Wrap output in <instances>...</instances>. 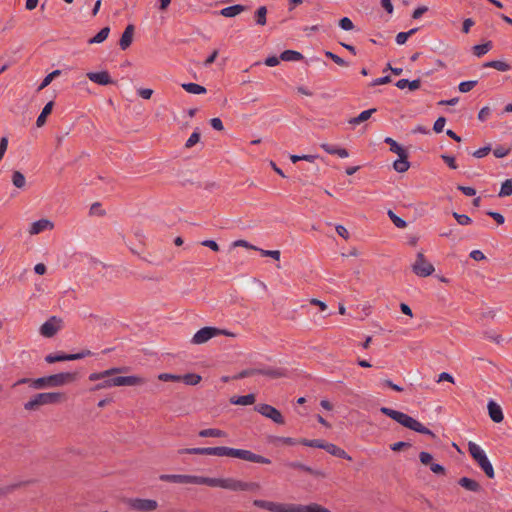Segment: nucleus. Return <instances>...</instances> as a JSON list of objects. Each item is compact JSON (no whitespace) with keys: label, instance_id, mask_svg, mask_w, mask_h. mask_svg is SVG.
I'll list each match as a JSON object with an SVG mask.
<instances>
[{"label":"nucleus","instance_id":"nucleus-37","mask_svg":"<svg viewBox=\"0 0 512 512\" xmlns=\"http://www.w3.org/2000/svg\"><path fill=\"white\" fill-rule=\"evenodd\" d=\"M384 142L390 146V150L393 153H396L398 156L408 153L402 146H400L394 139L391 137H386Z\"/></svg>","mask_w":512,"mask_h":512},{"label":"nucleus","instance_id":"nucleus-27","mask_svg":"<svg viewBox=\"0 0 512 512\" xmlns=\"http://www.w3.org/2000/svg\"><path fill=\"white\" fill-rule=\"evenodd\" d=\"M242 483L243 481L234 478H223L222 488L231 491H242Z\"/></svg>","mask_w":512,"mask_h":512},{"label":"nucleus","instance_id":"nucleus-52","mask_svg":"<svg viewBox=\"0 0 512 512\" xmlns=\"http://www.w3.org/2000/svg\"><path fill=\"white\" fill-rule=\"evenodd\" d=\"M257 251L260 252L261 256L263 257H271L275 260H279L280 259V251L279 250H264V249H261V248H258L256 249Z\"/></svg>","mask_w":512,"mask_h":512},{"label":"nucleus","instance_id":"nucleus-59","mask_svg":"<svg viewBox=\"0 0 512 512\" xmlns=\"http://www.w3.org/2000/svg\"><path fill=\"white\" fill-rule=\"evenodd\" d=\"M419 460L423 465H431L433 456L429 452L422 451L419 454Z\"/></svg>","mask_w":512,"mask_h":512},{"label":"nucleus","instance_id":"nucleus-62","mask_svg":"<svg viewBox=\"0 0 512 512\" xmlns=\"http://www.w3.org/2000/svg\"><path fill=\"white\" fill-rule=\"evenodd\" d=\"M445 123H446V119L444 117H439L435 122H434V125H433V130L436 132V133H441L444 129V126H445Z\"/></svg>","mask_w":512,"mask_h":512},{"label":"nucleus","instance_id":"nucleus-36","mask_svg":"<svg viewBox=\"0 0 512 512\" xmlns=\"http://www.w3.org/2000/svg\"><path fill=\"white\" fill-rule=\"evenodd\" d=\"M326 443L327 442L322 439L309 440L306 438H302L299 440V444H302V445L308 446V447H313V448H320V449H324V446L326 445Z\"/></svg>","mask_w":512,"mask_h":512},{"label":"nucleus","instance_id":"nucleus-43","mask_svg":"<svg viewBox=\"0 0 512 512\" xmlns=\"http://www.w3.org/2000/svg\"><path fill=\"white\" fill-rule=\"evenodd\" d=\"M418 31V28H412L407 32H400L396 35V43L399 45H403L406 43L407 39L414 35Z\"/></svg>","mask_w":512,"mask_h":512},{"label":"nucleus","instance_id":"nucleus-29","mask_svg":"<svg viewBox=\"0 0 512 512\" xmlns=\"http://www.w3.org/2000/svg\"><path fill=\"white\" fill-rule=\"evenodd\" d=\"M255 395L250 393V394H247V395H243V396H238V397H232L231 398V403L235 404V405H252L255 403Z\"/></svg>","mask_w":512,"mask_h":512},{"label":"nucleus","instance_id":"nucleus-3","mask_svg":"<svg viewBox=\"0 0 512 512\" xmlns=\"http://www.w3.org/2000/svg\"><path fill=\"white\" fill-rule=\"evenodd\" d=\"M253 505L270 512H331L329 509L317 503H310L308 505L283 504L257 499L253 501Z\"/></svg>","mask_w":512,"mask_h":512},{"label":"nucleus","instance_id":"nucleus-19","mask_svg":"<svg viewBox=\"0 0 512 512\" xmlns=\"http://www.w3.org/2000/svg\"><path fill=\"white\" fill-rule=\"evenodd\" d=\"M458 484L464 489L478 493L482 491V486L474 479L468 477H462L459 479Z\"/></svg>","mask_w":512,"mask_h":512},{"label":"nucleus","instance_id":"nucleus-2","mask_svg":"<svg viewBox=\"0 0 512 512\" xmlns=\"http://www.w3.org/2000/svg\"><path fill=\"white\" fill-rule=\"evenodd\" d=\"M180 454H196V455H215L239 458L248 462L270 464L271 460L264 456L253 453L250 450L237 449L225 446L219 447H203V448H184L179 450Z\"/></svg>","mask_w":512,"mask_h":512},{"label":"nucleus","instance_id":"nucleus-53","mask_svg":"<svg viewBox=\"0 0 512 512\" xmlns=\"http://www.w3.org/2000/svg\"><path fill=\"white\" fill-rule=\"evenodd\" d=\"M200 140V132L198 129H196L191 135L190 137L188 138V140L186 141L185 143V147L186 148H191L193 147L195 144H197Z\"/></svg>","mask_w":512,"mask_h":512},{"label":"nucleus","instance_id":"nucleus-56","mask_svg":"<svg viewBox=\"0 0 512 512\" xmlns=\"http://www.w3.org/2000/svg\"><path fill=\"white\" fill-rule=\"evenodd\" d=\"M303 471L314 476V477H317V478H325L326 477L325 472H323L321 470L313 469L312 467L307 466V465H305Z\"/></svg>","mask_w":512,"mask_h":512},{"label":"nucleus","instance_id":"nucleus-58","mask_svg":"<svg viewBox=\"0 0 512 512\" xmlns=\"http://www.w3.org/2000/svg\"><path fill=\"white\" fill-rule=\"evenodd\" d=\"M412 445L410 442H405V441H399V442H396V443H393L391 446H390V449L392 451H395V452H398V451H401L403 449H406V448H410Z\"/></svg>","mask_w":512,"mask_h":512},{"label":"nucleus","instance_id":"nucleus-64","mask_svg":"<svg viewBox=\"0 0 512 512\" xmlns=\"http://www.w3.org/2000/svg\"><path fill=\"white\" fill-rule=\"evenodd\" d=\"M390 82H391V77L387 75V76H384V77H380V78L374 79L369 84V86L374 87V86H378V85L388 84Z\"/></svg>","mask_w":512,"mask_h":512},{"label":"nucleus","instance_id":"nucleus-26","mask_svg":"<svg viewBox=\"0 0 512 512\" xmlns=\"http://www.w3.org/2000/svg\"><path fill=\"white\" fill-rule=\"evenodd\" d=\"M53 106H54V102L53 101H49L44 106V108L42 109L40 115L38 116V118L36 120L37 127H42L43 125H45L46 119L51 114Z\"/></svg>","mask_w":512,"mask_h":512},{"label":"nucleus","instance_id":"nucleus-21","mask_svg":"<svg viewBox=\"0 0 512 512\" xmlns=\"http://www.w3.org/2000/svg\"><path fill=\"white\" fill-rule=\"evenodd\" d=\"M320 147L328 154H331V155H337L339 156L340 158H347L349 156V152L347 149L345 148H339V147H335V146H332L328 143H322L320 145Z\"/></svg>","mask_w":512,"mask_h":512},{"label":"nucleus","instance_id":"nucleus-30","mask_svg":"<svg viewBox=\"0 0 512 512\" xmlns=\"http://www.w3.org/2000/svg\"><path fill=\"white\" fill-rule=\"evenodd\" d=\"M483 67L494 68L501 72H506V71L511 70V66L507 62L501 61V60H492V61L485 62L483 64Z\"/></svg>","mask_w":512,"mask_h":512},{"label":"nucleus","instance_id":"nucleus-61","mask_svg":"<svg viewBox=\"0 0 512 512\" xmlns=\"http://www.w3.org/2000/svg\"><path fill=\"white\" fill-rule=\"evenodd\" d=\"M441 159L448 165L449 168L455 170L458 168L455 158L453 156L443 154L441 155Z\"/></svg>","mask_w":512,"mask_h":512},{"label":"nucleus","instance_id":"nucleus-24","mask_svg":"<svg viewBox=\"0 0 512 512\" xmlns=\"http://www.w3.org/2000/svg\"><path fill=\"white\" fill-rule=\"evenodd\" d=\"M393 168L399 172L404 173L410 168V163L408 161V153L403 155L400 154L399 158L394 161Z\"/></svg>","mask_w":512,"mask_h":512},{"label":"nucleus","instance_id":"nucleus-22","mask_svg":"<svg viewBox=\"0 0 512 512\" xmlns=\"http://www.w3.org/2000/svg\"><path fill=\"white\" fill-rule=\"evenodd\" d=\"M257 374L267 376L272 379H277L286 376L285 370L281 368L257 369Z\"/></svg>","mask_w":512,"mask_h":512},{"label":"nucleus","instance_id":"nucleus-40","mask_svg":"<svg viewBox=\"0 0 512 512\" xmlns=\"http://www.w3.org/2000/svg\"><path fill=\"white\" fill-rule=\"evenodd\" d=\"M266 15H267V8L265 6H260L255 12L256 24L264 26L267 21Z\"/></svg>","mask_w":512,"mask_h":512},{"label":"nucleus","instance_id":"nucleus-54","mask_svg":"<svg viewBox=\"0 0 512 512\" xmlns=\"http://www.w3.org/2000/svg\"><path fill=\"white\" fill-rule=\"evenodd\" d=\"M511 149L508 147H504V146H497L494 150H493V154L496 158H503L505 156H507L509 153H510Z\"/></svg>","mask_w":512,"mask_h":512},{"label":"nucleus","instance_id":"nucleus-48","mask_svg":"<svg viewBox=\"0 0 512 512\" xmlns=\"http://www.w3.org/2000/svg\"><path fill=\"white\" fill-rule=\"evenodd\" d=\"M483 335L485 338L495 342L496 344H500L503 341V337L493 330H486L483 332Z\"/></svg>","mask_w":512,"mask_h":512},{"label":"nucleus","instance_id":"nucleus-12","mask_svg":"<svg viewBox=\"0 0 512 512\" xmlns=\"http://www.w3.org/2000/svg\"><path fill=\"white\" fill-rule=\"evenodd\" d=\"M218 335H219V328L209 327V326L203 327L194 334L191 342L196 345L204 344L211 338L218 336Z\"/></svg>","mask_w":512,"mask_h":512},{"label":"nucleus","instance_id":"nucleus-49","mask_svg":"<svg viewBox=\"0 0 512 512\" xmlns=\"http://www.w3.org/2000/svg\"><path fill=\"white\" fill-rule=\"evenodd\" d=\"M158 379L164 382H180L181 375L171 374V373H161L158 375Z\"/></svg>","mask_w":512,"mask_h":512},{"label":"nucleus","instance_id":"nucleus-16","mask_svg":"<svg viewBox=\"0 0 512 512\" xmlns=\"http://www.w3.org/2000/svg\"><path fill=\"white\" fill-rule=\"evenodd\" d=\"M488 414L491 420L495 423H501L504 419L502 408L493 400H490L487 405Z\"/></svg>","mask_w":512,"mask_h":512},{"label":"nucleus","instance_id":"nucleus-14","mask_svg":"<svg viewBox=\"0 0 512 512\" xmlns=\"http://www.w3.org/2000/svg\"><path fill=\"white\" fill-rule=\"evenodd\" d=\"M87 77L89 80H91L94 83H97L99 85H110L114 84V80L110 77V74L108 71H100V72H88Z\"/></svg>","mask_w":512,"mask_h":512},{"label":"nucleus","instance_id":"nucleus-5","mask_svg":"<svg viewBox=\"0 0 512 512\" xmlns=\"http://www.w3.org/2000/svg\"><path fill=\"white\" fill-rule=\"evenodd\" d=\"M78 374L76 372H60L48 376L34 379L31 387L42 390L48 388L63 387L76 381Z\"/></svg>","mask_w":512,"mask_h":512},{"label":"nucleus","instance_id":"nucleus-50","mask_svg":"<svg viewBox=\"0 0 512 512\" xmlns=\"http://www.w3.org/2000/svg\"><path fill=\"white\" fill-rule=\"evenodd\" d=\"M254 375H257V368H249V369L242 370L238 374L234 375L232 377V379L238 380V379H243V378L254 376Z\"/></svg>","mask_w":512,"mask_h":512},{"label":"nucleus","instance_id":"nucleus-10","mask_svg":"<svg viewBox=\"0 0 512 512\" xmlns=\"http://www.w3.org/2000/svg\"><path fill=\"white\" fill-rule=\"evenodd\" d=\"M254 409H255V411H257L264 417L271 419L276 424H279V425L285 424V420H284V417L282 416L281 412L269 404L260 403V404H257L254 407Z\"/></svg>","mask_w":512,"mask_h":512},{"label":"nucleus","instance_id":"nucleus-55","mask_svg":"<svg viewBox=\"0 0 512 512\" xmlns=\"http://www.w3.org/2000/svg\"><path fill=\"white\" fill-rule=\"evenodd\" d=\"M261 486L257 482H244L242 483V491H253L260 490Z\"/></svg>","mask_w":512,"mask_h":512},{"label":"nucleus","instance_id":"nucleus-25","mask_svg":"<svg viewBox=\"0 0 512 512\" xmlns=\"http://www.w3.org/2000/svg\"><path fill=\"white\" fill-rule=\"evenodd\" d=\"M375 112L376 108L362 111L358 116L349 119L348 123L353 126L359 125L360 123L367 121Z\"/></svg>","mask_w":512,"mask_h":512},{"label":"nucleus","instance_id":"nucleus-9","mask_svg":"<svg viewBox=\"0 0 512 512\" xmlns=\"http://www.w3.org/2000/svg\"><path fill=\"white\" fill-rule=\"evenodd\" d=\"M126 503L130 510L139 512H150L158 508V502L153 499L129 498Z\"/></svg>","mask_w":512,"mask_h":512},{"label":"nucleus","instance_id":"nucleus-41","mask_svg":"<svg viewBox=\"0 0 512 512\" xmlns=\"http://www.w3.org/2000/svg\"><path fill=\"white\" fill-rule=\"evenodd\" d=\"M270 442H272L273 444L282 443V444L289 445V446L299 444V440H297L295 438H292V437H280V436L272 437Z\"/></svg>","mask_w":512,"mask_h":512},{"label":"nucleus","instance_id":"nucleus-39","mask_svg":"<svg viewBox=\"0 0 512 512\" xmlns=\"http://www.w3.org/2000/svg\"><path fill=\"white\" fill-rule=\"evenodd\" d=\"M61 74V70H54L45 76L41 84L38 86L37 91H41L46 88L50 83Z\"/></svg>","mask_w":512,"mask_h":512},{"label":"nucleus","instance_id":"nucleus-1","mask_svg":"<svg viewBox=\"0 0 512 512\" xmlns=\"http://www.w3.org/2000/svg\"><path fill=\"white\" fill-rule=\"evenodd\" d=\"M127 367H112L110 369L93 372L88 376L89 381L96 382L90 391H99L102 389L115 387V386H136L146 383V379L137 375L130 376H115L127 372Z\"/></svg>","mask_w":512,"mask_h":512},{"label":"nucleus","instance_id":"nucleus-47","mask_svg":"<svg viewBox=\"0 0 512 512\" xmlns=\"http://www.w3.org/2000/svg\"><path fill=\"white\" fill-rule=\"evenodd\" d=\"M477 83V80L463 81L459 84L458 89L462 93H467L472 90L477 85Z\"/></svg>","mask_w":512,"mask_h":512},{"label":"nucleus","instance_id":"nucleus-23","mask_svg":"<svg viewBox=\"0 0 512 512\" xmlns=\"http://www.w3.org/2000/svg\"><path fill=\"white\" fill-rule=\"evenodd\" d=\"M245 10H246V6L241 5V4H236V5H232V6L223 8L220 11V15H222L224 17L231 18V17L237 16L238 14H240L241 12H243Z\"/></svg>","mask_w":512,"mask_h":512},{"label":"nucleus","instance_id":"nucleus-34","mask_svg":"<svg viewBox=\"0 0 512 512\" xmlns=\"http://www.w3.org/2000/svg\"><path fill=\"white\" fill-rule=\"evenodd\" d=\"M182 88L191 94H204L206 93V88L202 85L196 84V83H183Z\"/></svg>","mask_w":512,"mask_h":512},{"label":"nucleus","instance_id":"nucleus-4","mask_svg":"<svg viewBox=\"0 0 512 512\" xmlns=\"http://www.w3.org/2000/svg\"><path fill=\"white\" fill-rule=\"evenodd\" d=\"M380 412L410 430L428 435L433 439L436 438V435L433 431H431L418 420L414 419L413 417L409 416L406 413L388 407H381Z\"/></svg>","mask_w":512,"mask_h":512},{"label":"nucleus","instance_id":"nucleus-32","mask_svg":"<svg viewBox=\"0 0 512 512\" xmlns=\"http://www.w3.org/2000/svg\"><path fill=\"white\" fill-rule=\"evenodd\" d=\"M493 47V44L491 41H487L484 44L475 45L472 47V52L477 57H482L486 53H488Z\"/></svg>","mask_w":512,"mask_h":512},{"label":"nucleus","instance_id":"nucleus-28","mask_svg":"<svg viewBox=\"0 0 512 512\" xmlns=\"http://www.w3.org/2000/svg\"><path fill=\"white\" fill-rule=\"evenodd\" d=\"M45 361L49 364L61 361H72L71 354H66L63 352L52 353L45 357Z\"/></svg>","mask_w":512,"mask_h":512},{"label":"nucleus","instance_id":"nucleus-6","mask_svg":"<svg viewBox=\"0 0 512 512\" xmlns=\"http://www.w3.org/2000/svg\"><path fill=\"white\" fill-rule=\"evenodd\" d=\"M66 400V395L62 392H42L36 394L24 404V409L36 411L43 405L58 404Z\"/></svg>","mask_w":512,"mask_h":512},{"label":"nucleus","instance_id":"nucleus-42","mask_svg":"<svg viewBox=\"0 0 512 512\" xmlns=\"http://www.w3.org/2000/svg\"><path fill=\"white\" fill-rule=\"evenodd\" d=\"M12 183L16 188H23L26 184L25 176L20 171H14L12 174Z\"/></svg>","mask_w":512,"mask_h":512},{"label":"nucleus","instance_id":"nucleus-11","mask_svg":"<svg viewBox=\"0 0 512 512\" xmlns=\"http://www.w3.org/2000/svg\"><path fill=\"white\" fill-rule=\"evenodd\" d=\"M63 320L57 316H51L40 327V334L46 338H52L62 328Z\"/></svg>","mask_w":512,"mask_h":512},{"label":"nucleus","instance_id":"nucleus-38","mask_svg":"<svg viewBox=\"0 0 512 512\" xmlns=\"http://www.w3.org/2000/svg\"><path fill=\"white\" fill-rule=\"evenodd\" d=\"M201 376L195 373H187L181 376V381H183L186 385L195 386L200 383Z\"/></svg>","mask_w":512,"mask_h":512},{"label":"nucleus","instance_id":"nucleus-33","mask_svg":"<svg viewBox=\"0 0 512 512\" xmlns=\"http://www.w3.org/2000/svg\"><path fill=\"white\" fill-rule=\"evenodd\" d=\"M303 58L304 56L295 50H285L280 54V59L283 61H299Z\"/></svg>","mask_w":512,"mask_h":512},{"label":"nucleus","instance_id":"nucleus-57","mask_svg":"<svg viewBox=\"0 0 512 512\" xmlns=\"http://www.w3.org/2000/svg\"><path fill=\"white\" fill-rule=\"evenodd\" d=\"M339 26L346 31H350L354 28L352 20L348 17H343L339 20Z\"/></svg>","mask_w":512,"mask_h":512},{"label":"nucleus","instance_id":"nucleus-17","mask_svg":"<svg viewBox=\"0 0 512 512\" xmlns=\"http://www.w3.org/2000/svg\"><path fill=\"white\" fill-rule=\"evenodd\" d=\"M194 484L222 488L223 478H211V477L194 475Z\"/></svg>","mask_w":512,"mask_h":512},{"label":"nucleus","instance_id":"nucleus-18","mask_svg":"<svg viewBox=\"0 0 512 512\" xmlns=\"http://www.w3.org/2000/svg\"><path fill=\"white\" fill-rule=\"evenodd\" d=\"M324 450L335 457L346 459L349 461L352 460V457L344 449L338 447L333 443L327 442L326 445L324 446Z\"/></svg>","mask_w":512,"mask_h":512},{"label":"nucleus","instance_id":"nucleus-60","mask_svg":"<svg viewBox=\"0 0 512 512\" xmlns=\"http://www.w3.org/2000/svg\"><path fill=\"white\" fill-rule=\"evenodd\" d=\"M491 151V145H487L485 147H482L472 153V155L476 158H483L487 156Z\"/></svg>","mask_w":512,"mask_h":512},{"label":"nucleus","instance_id":"nucleus-8","mask_svg":"<svg viewBox=\"0 0 512 512\" xmlns=\"http://www.w3.org/2000/svg\"><path fill=\"white\" fill-rule=\"evenodd\" d=\"M412 271L419 277H428L433 274L435 268L433 264L426 260L423 251H419L412 265Z\"/></svg>","mask_w":512,"mask_h":512},{"label":"nucleus","instance_id":"nucleus-35","mask_svg":"<svg viewBox=\"0 0 512 512\" xmlns=\"http://www.w3.org/2000/svg\"><path fill=\"white\" fill-rule=\"evenodd\" d=\"M110 33L109 27L102 28L94 37L88 40L89 44H98L105 41Z\"/></svg>","mask_w":512,"mask_h":512},{"label":"nucleus","instance_id":"nucleus-7","mask_svg":"<svg viewBox=\"0 0 512 512\" xmlns=\"http://www.w3.org/2000/svg\"><path fill=\"white\" fill-rule=\"evenodd\" d=\"M468 451H469L471 457L474 459V461L483 470L485 475L488 478L493 479L495 477V471H494L493 465L489 461L485 452L480 448V446L474 442H469L468 443Z\"/></svg>","mask_w":512,"mask_h":512},{"label":"nucleus","instance_id":"nucleus-13","mask_svg":"<svg viewBox=\"0 0 512 512\" xmlns=\"http://www.w3.org/2000/svg\"><path fill=\"white\" fill-rule=\"evenodd\" d=\"M159 479L165 482L179 483V484H194V475L183 474H162Z\"/></svg>","mask_w":512,"mask_h":512},{"label":"nucleus","instance_id":"nucleus-51","mask_svg":"<svg viewBox=\"0 0 512 512\" xmlns=\"http://www.w3.org/2000/svg\"><path fill=\"white\" fill-rule=\"evenodd\" d=\"M452 215L460 225L465 226L471 224L472 222L471 218L466 214H459L457 212H453Z\"/></svg>","mask_w":512,"mask_h":512},{"label":"nucleus","instance_id":"nucleus-15","mask_svg":"<svg viewBox=\"0 0 512 512\" xmlns=\"http://www.w3.org/2000/svg\"><path fill=\"white\" fill-rule=\"evenodd\" d=\"M134 31H135V27L133 24L127 25V27L125 28V30L122 33L121 38L119 40V46H120L121 50H126L131 46L132 41H133Z\"/></svg>","mask_w":512,"mask_h":512},{"label":"nucleus","instance_id":"nucleus-63","mask_svg":"<svg viewBox=\"0 0 512 512\" xmlns=\"http://www.w3.org/2000/svg\"><path fill=\"white\" fill-rule=\"evenodd\" d=\"M486 214L493 218L499 225H502L505 222L504 216L499 212L487 211Z\"/></svg>","mask_w":512,"mask_h":512},{"label":"nucleus","instance_id":"nucleus-46","mask_svg":"<svg viewBox=\"0 0 512 512\" xmlns=\"http://www.w3.org/2000/svg\"><path fill=\"white\" fill-rule=\"evenodd\" d=\"M325 56L341 67H347L348 62L331 51H325Z\"/></svg>","mask_w":512,"mask_h":512},{"label":"nucleus","instance_id":"nucleus-20","mask_svg":"<svg viewBox=\"0 0 512 512\" xmlns=\"http://www.w3.org/2000/svg\"><path fill=\"white\" fill-rule=\"evenodd\" d=\"M52 228H53V223L50 220L40 219L31 224L29 233L32 235L39 234L40 232L44 231L45 229H52Z\"/></svg>","mask_w":512,"mask_h":512},{"label":"nucleus","instance_id":"nucleus-44","mask_svg":"<svg viewBox=\"0 0 512 512\" xmlns=\"http://www.w3.org/2000/svg\"><path fill=\"white\" fill-rule=\"evenodd\" d=\"M510 195H512V179H506L501 185V189L498 193V196L507 197Z\"/></svg>","mask_w":512,"mask_h":512},{"label":"nucleus","instance_id":"nucleus-45","mask_svg":"<svg viewBox=\"0 0 512 512\" xmlns=\"http://www.w3.org/2000/svg\"><path fill=\"white\" fill-rule=\"evenodd\" d=\"M387 214L397 228L403 229L407 226V222L401 217L397 216L392 210H388Z\"/></svg>","mask_w":512,"mask_h":512},{"label":"nucleus","instance_id":"nucleus-31","mask_svg":"<svg viewBox=\"0 0 512 512\" xmlns=\"http://www.w3.org/2000/svg\"><path fill=\"white\" fill-rule=\"evenodd\" d=\"M198 435L203 438H206V437L222 438V437H226L227 433L220 429L208 428V429L200 430Z\"/></svg>","mask_w":512,"mask_h":512}]
</instances>
